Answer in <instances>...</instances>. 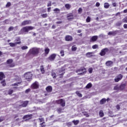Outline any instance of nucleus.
<instances>
[{"label":"nucleus","instance_id":"nucleus-48","mask_svg":"<svg viewBox=\"0 0 127 127\" xmlns=\"http://www.w3.org/2000/svg\"><path fill=\"white\" fill-rule=\"evenodd\" d=\"M88 71L90 73H92L93 72V68H89Z\"/></svg>","mask_w":127,"mask_h":127},{"label":"nucleus","instance_id":"nucleus-38","mask_svg":"<svg viewBox=\"0 0 127 127\" xmlns=\"http://www.w3.org/2000/svg\"><path fill=\"white\" fill-rule=\"evenodd\" d=\"M28 48V47L26 46H24L21 47L22 50H25L27 49Z\"/></svg>","mask_w":127,"mask_h":127},{"label":"nucleus","instance_id":"nucleus-5","mask_svg":"<svg viewBox=\"0 0 127 127\" xmlns=\"http://www.w3.org/2000/svg\"><path fill=\"white\" fill-rule=\"evenodd\" d=\"M76 73H79V72H82L79 73H78V75H84L85 73H86V69L85 68L82 67V68L80 69H78L76 71Z\"/></svg>","mask_w":127,"mask_h":127},{"label":"nucleus","instance_id":"nucleus-3","mask_svg":"<svg viewBox=\"0 0 127 127\" xmlns=\"http://www.w3.org/2000/svg\"><path fill=\"white\" fill-rule=\"evenodd\" d=\"M39 52V50L37 48H34L30 50V53L33 55H37Z\"/></svg>","mask_w":127,"mask_h":127},{"label":"nucleus","instance_id":"nucleus-35","mask_svg":"<svg viewBox=\"0 0 127 127\" xmlns=\"http://www.w3.org/2000/svg\"><path fill=\"white\" fill-rule=\"evenodd\" d=\"M10 5H11V3H10V2H8L6 3L5 6H6V7H9V6H10Z\"/></svg>","mask_w":127,"mask_h":127},{"label":"nucleus","instance_id":"nucleus-31","mask_svg":"<svg viewBox=\"0 0 127 127\" xmlns=\"http://www.w3.org/2000/svg\"><path fill=\"white\" fill-rule=\"evenodd\" d=\"M99 116L100 117H104V112H103V111L101 110L99 112Z\"/></svg>","mask_w":127,"mask_h":127},{"label":"nucleus","instance_id":"nucleus-15","mask_svg":"<svg viewBox=\"0 0 127 127\" xmlns=\"http://www.w3.org/2000/svg\"><path fill=\"white\" fill-rule=\"evenodd\" d=\"M20 44V42H17L16 43H9V45H10L11 47H14V46H15L16 44Z\"/></svg>","mask_w":127,"mask_h":127},{"label":"nucleus","instance_id":"nucleus-58","mask_svg":"<svg viewBox=\"0 0 127 127\" xmlns=\"http://www.w3.org/2000/svg\"><path fill=\"white\" fill-rule=\"evenodd\" d=\"M3 120H4L3 117L0 118V123L2 122V121H3Z\"/></svg>","mask_w":127,"mask_h":127},{"label":"nucleus","instance_id":"nucleus-59","mask_svg":"<svg viewBox=\"0 0 127 127\" xmlns=\"http://www.w3.org/2000/svg\"><path fill=\"white\" fill-rule=\"evenodd\" d=\"M112 4H113V6H115V7L117 6V3H116V2L113 3Z\"/></svg>","mask_w":127,"mask_h":127},{"label":"nucleus","instance_id":"nucleus-12","mask_svg":"<svg viewBox=\"0 0 127 127\" xmlns=\"http://www.w3.org/2000/svg\"><path fill=\"white\" fill-rule=\"evenodd\" d=\"M7 64H10L9 65V67H10L11 68H12L13 67H14V64H12V59H10V60H8L7 61Z\"/></svg>","mask_w":127,"mask_h":127},{"label":"nucleus","instance_id":"nucleus-10","mask_svg":"<svg viewBox=\"0 0 127 127\" xmlns=\"http://www.w3.org/2000/svg\"><path fill=\"white\" fill-rule=\"evenodd\" d=\"M56 56H57L56 54H53L51 55V56L49 57V60H50V61H54V59H55V58L56 57Z\"/></svg>","mask_w":127,"mask_h":127},{"label":"nucleus","instance_id":"nucleus-64","mask_svg":"<svg viewBox=\"0 0 127 127\" xmlns=\"http://www.w3.org/2000/svg\"><path fill=\"white\" fill-rule=\"evenodd\" d=\"M127 9H125V10H124V13H127Z\"/></svg>","mask_w":127,"mask_h":127},{"label":"nucleus","instance_id":"nucleus-62","mask_svg":"<svg viewBox=\"0 0 127 127\" xmlns=\"http://www.w3.org/2000/svg\"><path fill=\"white\" fill-rule=\"evenodd\" d=\"M16 40V41H20V38H19V37L17 38V39Z\"/></svg>","mask_w":127,"mask_h":127},{"label":"nucleus","instance_id":"nucleus-34","mask_svg":"<svg viewBox=\"0 0 127 127\" xmlns=\"http://www.w3.org/2000/svg\"><path fill=\"white\" fill-rule=\"evenodd\" d=\"M116 26H121L122 25V22L119 21L116 23Z\"/></svg>","mask_w":127,"mask_h":127},{"label":"nucleus","instance_id":"nucleus-51","mask_svg":"<svg viewBox=\"0 0 127 127\" xmlns=\"http://www.w3.org/2000/svg\"><path fill=\"white\" fill-rule=\"evenodd\" d=\"M100 2H96V6H97V7H99V6H100Z\"/></svg>","mask_w":127,"mask_h":127},{"label":"nucleus","instance_id":"nucleus-13","mask_svg":"<svg viewBox=\"0 0 127 127\" xmlns=\"http://www.w3.org/2000/svg\"><path fill=\"white\" fill-rule=\"evenodd\" d=\"M32 118V115H25L23 117V119L25 120V121H27V120H29Z\"/></svg>","mask_w":127,"mask_h":127},{"label":"nucleus","instance_id":"nucleus-19","mask_svg":"<svg viewBox=\"0 0 127 127\" xmlns=\"http://www.w3.org/2000/svg\"><path fill=\"white\" fill-rule=\"evenodd\" d=\"M28 104V101H24L23 102V104L21 105H19L20 107H26L27 106V104Z\"/></svg>","mask_w":127,"mask_h":127},{"label":"nucleus","instance_id":"nucleus-36","mask_svg":"<svg viewBox=\"0 0 127 127\" xmlns=\"http://www.w3.org/2000/svg\"><path fill=\"white\" fill-rule=\"evenodd\" d=\"M41 16L43 18H46V17H47V13L43 14L41 15Z\"/></svg>","mask_w":127,"mask_h":127},{"label":"nucleus","instance_id":"nucleus-37","mask_svg":"<svg viewBox=\"0 0 127 127\" xmlns=\"http://www.w3.org/2000/svg\"><path fill=\"white\" fill-rule=\"evenodd\" d=\"M76 94L77 95L78 97H80V98L82 97V94L80 93L79 91H77L76 92Z\"/></svg>","mask_w":127,"mask_h":127},{"label":"nucleus","instance_id":"nucleus-49","mask_svg":"<svg viewBox=\"0 0 127 127\" xmlns=\"http://www.w3.org/2000/svg\"><path fill=\"white\" fill-rule=\"evenodd\" d=\"M51 5H52L51 1H49V3H48V4H47V6H48V7H49V6H51Z\"/></svg>","mask_w":127,"mask_h":127},{"label":"nucleus","instance_id":"nucleus-11","mask_svg":"<svg viewBox=\"0 0 127 127\" xmlns=\"http://www.w3.org/2000/svg\"><path fill=\"white\" fill-rule=\"evenodd\" d=\"M123 78V75L121 74H119L118 76H117L115 78V82H119V81H120L121 79Z\"/></svg>","mask_w":127,"mask_h":127},{"label":"nucleus","instance_id":"nucleus-50","mask_svg":"<svg viewBox=\"0 0 127 127\" xmlns=\"http://www.w3.org/2000/svg\"><path fill=\"white\" fill-rule=\"evenodd\" d=\"M44 124H45L44 122L40 124L42 127H45V125Z\"/></svg>","mask_w":127,"mask_h":127},{"label":"nucleus","instance_id":"nucleus-14","mask_svg":"<svg viewBox=\"0 0 127 127\" xmlns=\"http://www.w3.org/2000/svg\"><path fill=\"white\" fill-rule=\"evenodd\" d=\"M108 49H104L102 50L100 53V55L101 56H104L106 54V52H108Z\"/></svg>","mask_w":127,"mask_h":127},{"label":"nucleus","instance_id":"nucleus-46","mask_svg":"<svg viewBox=\"0 0 127 127\" xmlns=\"http://www.w3.org/2000/svg\"><path fill=\"white\" fill-rule=\"evenodd\" d=\"M52 76L53 78H56V73L53 72L52 73Z\"/></svg>","mask_w":127,"mask_h":127},{"label":"nucleus","instance_id":"nucleus-27","mask_svg":"<svg viewBox=\"0 0 127 127\" xmlns=\"http://www.w3.org/2000/svg\"><path fill=\"white\" fill-rule=\"evenodd\" d=\"M106 99L103 98L100 101V104L101 105H103V104H105L106 103Z\"/></svg>","mask_w":127,"mask_h":127},{"label":"nucleus","instance_id":"nucleus-24","mask_svg":"<svg viewBox=\"0 0 127 127\" xmlns=\"http://www.w3.org/2000/svg\"><path fill=\"white\" fill-rule=\"evenodd\" d=\"M64 6L65 8H66V9H69L70 8H71V5H70V4L68 3L65 4Z\"/></svg>","mask_w":127,"mask_h":127},{"label":"nucleus","instance_id":"nucleus-47","mask_svg":"<svg viewBox=\"0 0 127 127\" xmlns=\"http://www.w3.org/2000/svg\"><path fill=\"white\" fill-rule=\"evenodd\" d=\"M78 11L79 13L80 12V13L82 12V11H83V9H82V8H79Z\"/></svg>","mask_w":127,"mask_h":127},{"label":"nucleus","instance_id":"nucleus-16","mask_svg":"<svg viewBox=\"0 0 127 127\" xmlns=\"http://www.w3.org/2000/svg\"><path fill=\"white\" fill-rule=\"evenodd\" d=\"M98 39V36H93L90 40L91 42H94V41H96Z\"/></svg>","mask_w":127,"mask_h":127},{"label":"nucleus","instance_id":"nucleus-56","mask_svg":"<svg viewBox=\"0 0 127 127\" xmlns=\"http://www.w3.org/2000/svg\"><path fill=\"white\" fill-rule=\"evenodd\" d=\"M56 23H57V24H61V23H62V21H57L56 22Z\"/></svg>","mask_w":127,"mask_h":127},{"label":"nucleus","instance_id":"nucleus-42","mask_svg":"<svg viewBox=\"0 0 127 127\" xmlns=\"http://www.w3.org/2000/svg\"><path fill=\"white\" fill-rule=\"evenodd\" d=\"M93 49H97L98 48V45H94L92 46Z\"/></svg>","mask_w":127,"mask_h":127},{"label":"nucleus","instance_id":"nucleus-8","mask_svg":"<svg viewBox=\"0 0 127 127\" xmlns=\"http://www.w3.org/2000/svg\"><path fill=\"white\" fill-rule=\"evenodd\" d=\"M39 87V84L37 82H34L31 85L32 89H38Z\"/></svg>","mask_w":127,"mask_h":127},{"label":"nucleus","instance_id":"nucleus-55","mask_svg":"<svg viewBox=\"0 0 127 127\" xmlns=\"http://www.w3.org/2000/svg\"><path fill=\"white\" fill-rule=\"evenodd\" d=\"M29 92H30V89H28L25 91V93L27 94Z\"/></svg>","mask_w":127,"mask_h":127},{"label":"nucleus","instance_id":"nucleus-23","mask_svg":"<svg viewBox=\"0 0 127 127\" xmlns=\"http://www.w3.org/2000/svg\"><path fill=\"white\" fill-rule=\"evenodd\" d=\"M46 91H48L49 93L52 91V87L51 86H48L46 88Z\"/></svg>","mask_w":127,"mask_h":127},{"label":"nucleus","instance_id":"nucleus-52","mask_svg":"<svg viewBox=\"0 0 127 127\" xmlns=\"http://www.w3.org/2000/svg\"><path fill=\"white\" fill-rule=\"evenodd\" d=\"M40 123H44V119L43 118L39 119Z\"/></svg>","mask_w":127,"mask_h":127},{"label":"nucleus","instance_id":"nucleus-17","mask_svg":"<svg viewBox=\"0 0 127 127\" xmlns=\"http://www.w3.org/2000/svg\"><path fill=\"white\" fill-rule=\"evenodd\" d=\"M106 65L107 66H110L113 65V62L111 61H108L106 63Z\"/></svg>","mask_w":127,"mask_h":127},{"label":"nucleus","instance_id":"nucleus-32","mask_svg":"<svg viewBox=\"0 0 127 127\" xmlns=\"http://www.w3.org/2000/svg\"><path fill=\"white\" fill-rule=\"evenodd\" d=\"M50 50L49 48H46L45 49V53L46 54H48L49 53Z\"/></svg>","mask_w":127,"mask_h":127},{"label":"nucleus","instance_id":"nucleus-39","mask_svg":"<svg viewBox=\"0 0 127 127\" xmlns=\"http://www.w3.org/2000/svg\"><path fill=\"white\" fill-rule=\"evenodd\" d=\"M72 51H75V50H77V47H76L75 46H73L71 48Z\"/></svg>","mask_w":127,"mask_h":127},{"label":"nucleus","instance_id":"nucleus-21","mask_svg":"<svg viewBox=\"0 0 127 127\" xmlns=\"http://www.w3.org/2000/svg\"><path fill=\"white\" fill-rule=\"evenodd\" d=\"M104 8H109L110 7V4L108 2H105L104 4Z\"/></svg>","mask_w":127,"mask_h":127},{"label":"nucleus","instance_id":"nucleus-1","mask_svg":"<svg viewBox=\"0 0 127 127\" xmlns=\"http://www.w3.org/2000/svg\"><path fill=\"white\" fill-rule=\"evenodd\" d=\"M35 27L31 26H25L22 28L21 29L22 31L23 32H28V31L30 30H33V29H35Z\"/></svg>","mask_w":127,"mask_h":127},{"label":"nucleus","instance_id":"nucleus-30","mask_svg":"<svg viewBox=\"0 0 127 127\" xmlns=\"http://www.w3.org/2000/svg\"><path fill=\"white\" fill-rule=\"evenodd\" d=\"M14 27L12 26H10V27L8 28V31H12V30H14Z\"/></svg>","mask_w":127,"mask_h":127},{"label":"nucleus","instance_id":"nucleus-45","mask_svg":"<svg viewBox=\"0 0 127 127\" xmlns=\"http://www.w3.org/2000/svg\"><path fill=\"white\" fill-rule=\"evenodd\" d=\"M54 11H58L59 12H60V9L58 8H56L54 9Z\"/></svg>","mask_w":127,"mask_h":127},{"label":"nucleus","instance_id":"nucleus-28","mask_svg":"<svg viewBox=\"0 0 127 127\" xmlns=\"http://www.w3.org/2000/svg\"><path fill=\"white\" fill-rule=\"evenodd\" d=\"M92 87V83H88L86 86V89H90V88Z\"/></svg>","mask_w":127,"mask_h":127},{"label":"nucleus","instance_id":"nucleus-54","mask_svg":"<svg viewBox=\"0 0 127 127\" xmlns=\"http://www.w3.org/2000/svg\"><path fill=\"white\" fill-rule=\"evenodd\" d=\"M47 10H48V12H50V11H51V7H48L47 8Z\"/></svg>","mask_w":127,"mask_h":127},{"label":"nucleus","instance_id":"nucleus-22","mask_svg":"<svg viewBox=\"0 0 127 127\" xmlns=\"http://www.w3.org/2000/svg\"><path fill=\"white\" fill-rule=\"evenodd\" d=\"M93 54V52H89V53H86V55L87 57L90 58V57H92Z\"/></svg>","mask_w":127,"mask_h":127},{"label":"nucleus","instance_id":"nucleus-9","mask_svg":"<svg viewBox=\"0 0 127 127\" xmlns=\"http://www.w3.org/2000/svg\"><path fill=\"white\" fill-rule=\"evenodd\" d=\"M31 23V21L30 20H24L21 23V26H24L25 25H27L28 24H30Z\"/></svg>","mask_w":127,"mask_h":127},{"label":"nucleus","instance_id":"nucleus-7","mask_svg":"<svg viewBox=\"0 0 127 127\" xmlns=\"http://www.w3.org/2000/svg\"><path fill=\"white\" fill-rule=\"evenodd\" d=\"M57 104H59L62 106V107H65V101L63 99H60L59 100L57 101Z\"/></svg>","mask_w":127,"mask_h":127},{"label":"nucleus","instance_id":"nucleus-44","mask_svg":"<svg viewBox=\"0 0 127 127\" xmlns=\"http://www.w3.org/2000/svg\"><path fill=\"white\" fill-rule=\"evenodd\" d=\"M13 92V90L12 89H10L8 91V94L9 95H11Z\"/></svg>","mask_w":127,"mask_h":127},{"label":"nucleus","instance_id":"nucleus-6","mask_svg":"<svg viewBox=\"0 0 127 127\" xmlns=\"http://www.w3.org/2000/svg\"><path fill=\"white\" fill-rule=\"evenodd\" d=\"M66 18L67 20H72V19H74V15L72 13H69L67 14Z\"/></svg>","mask_w":127,"mask_h":127},{"label":"nucleus","instance_id":"nucleus-60","mask_svg":"<svg viewBox=\"0 0 127 127\" xmlns=\"http://www.w3.org/2000/svg\"><path fill=\"white\" fill-rule=\"evenodd\" d=\"M52 28L53 29H55V28H56V26H55V25H53L52 27Z\"/></svg>","mask_w":127,"mask_h":127},{"label":"nucleus","instance_id":"nucleus-53","mask_svg":"<svg viewBox=\"0 0 127 127\" xmlns=\"http://www.w3.org/2000/svg\"><path fill=\"white\" fill-rule=\"evenodd\" d=\"M20 83H21V82H19L18 83H14V86H18V85H19V84H20Z\"/></svg>","mask_w":127,"mask_h":127},{"label":"nucleus","instance_id":"nucleus-4","mask_svg":"<svg viewBox=\"0 0 127 127\" xmlns=\"http://www.w3.org/2000/svg\"><path fill=\"white\" fill-rule=\"evenodd\" d=\"M126 88V84L124 83L121 84L120 86L118 85L114 87L115 90H124V89Z\"/></svg>","mask_w":127,"mask_h":127},{"label":"nucleus","instance_id":"nucleus-18","mask_svg":"<svg viewBox=\"0 0 127 127\" xmlns=\"http://www.w3.org/2000/svg\"><path fill=\"white\" fill-rule=\"evenodd\" d=\"M72 39H73L72 38V37L70 36H66L65 37L66 41H72Z\"/></svg>","mask_w":127,"mask_h":127},{"label":"nucleus","instance_id":"nucleus-33","mask_svg":"<svg viewBox=\"0 0 127 127\" xmlns=\"http://www.w3.org/2000/svg\"><path fill=\"white\" fill-rule=\"evenodd\" d=\"M72 123H73L74 125H75V126H77V125H78V124H79V121L76 120V121H73Z\"/></svg>","mask_w":127,"mask_h":127},{"label":"nucleus","instance_id":"nucleus-26","mask_svg":"<svg viewBox=\"0 0 127 127\" xmlns=\"http://www.w3.org/2000/svg\"><path fill=\"white\" fill-rule=\"evenodd\" d=\"M40 71L42 73V74L44 73L45 71L44 70V67H43V65H41L40 67Z\"/></svg>","mask_w":127,"mask_h":127},{"label":"nucleus","instance_id":"nucleus-61","mask_svg":"<svg viewBox=\"0 0 127 127\" xmlns=\"http://www.w3.org/2000/svg\"><path fill=\"white\" fill-rule=\"evenodd\" d=\"M113 34H114V33H113V32L108 33V35H113Z\"/></svg>","mask_w":127,"mask_h":127},{"label":"nucleus","instance_id":"nucleus-20","mask_svg":"<svg viewBox=\"0 0 127 127\" xmlns=\"http://www.w3.org/2000/svg\"><path fill=\"white\" fill-rule=\"evenodd\" d=\"M64 70H65V69H64V68H62L61 69H60L59 74V75H63V74H64V73H65V72H64Z\"/></svg>","mask_w":127,"mask_h":127},{"label":"nucleus","instance_id":"nucleus-40","mask_svg":"<svg viewBox=\"0 0 127 127\" xmlns=\"http://www.w3.org/2000/svg\"><path fill=\"white\" fill-rule=\"evenodd\" d=\"M91 21V18L90 16H88L86 18V22H90Z\"/></svg>","mask_w":127,"mask_h":127},{"label":"nucleus","instance_id":"nucleus-2","mask_svg":"<svg viewBox=\"0 0 127 127\" xmlns=\"http://www.w3.org/2000/svg\"><path fill=\"white\" fill-rule=\"evenodd\" d=\"M24 77L26 80H27V81H31L32 80L31 77H32V74L31 73V72H27L24 74Z\"/></svg>","mask_w":127,"mask_h":127},{"label":"nucleus","instance_id":"nucleus-29","mask_svg":"<svg viewBox=\"0 0 127 127\" xmlns=\"http://www.w3.org/2000/svg\"><path fill=\"white\" fill-rule=\"evenodd\" d=\"M122 21L124 23H127V16H126L124 19H123Z\"/></svg>","mask_w":127,"mask_h":127},{"label":"nucleus","instance_id":"nucleus-63","mask_svg":"<svg viewBox=\"0 0 127 127\" xmlns=\"http://www.w3.org/2000/svg\"><path fill=\"white\" fill-rule=\"evenodd\" d=\"M117 110H120V105H117L116 107Z\"/></svg>","mask_w":127,"mask_h":127},{"label":"nucleus","instance_id":"nucleus-41","mask_svg":"<svg viewBox=\"0 0 127 127\" xmlns=\"http://www.w3.org/2000/svg\"><path fill=\"white\" fill-rule=\"evenodd\" d=\"M1 84L2 85V86H4L6 85L5 83V80H3L1 82Z\"/></svg>","mask_w":127,"mask_h":127},{"label":"nucleus","instance_id":"nucleus-43","mask_svg":"<svg viewBox=\"0 0 127 127\" xmlns=\"http://www.w3.org/2000/svg\"><path fill=\"white\" fill-rule=\"evenodd\" d=\"M60 54H61V56H62V57L64 56V51H63V50L61 51Z\"/></svg>","mask_w":127,"mask_h":127},{"label":"nucleus","instance_id":"nucleus-25","mask_svg":"<svg viewBox=\"0 0 127 127\" xmlns=\"http://www.w3.org/2000/svg\"><path fill=\"white\" fill-rule=\"evenodd\" d=\"M4 78V74L3 72H0V80H2V79Z\"/></svg>","mask_w":127,"mask_h":127},{"label":"nucleus","instance_id":"nucleus-57","mask_svg":"<svg viewBox=\"0 0 127 127\" xmlns=\"http://www.w3.org/2000/svg\"><path fill=\"white\" fill-rule=\"evenodd\" d=\"M123 26H124V28L127 29V24H124Z\"/></svg>","mask_w":127,"mask_h":127}]
</instances>
